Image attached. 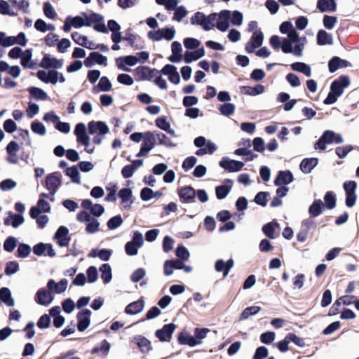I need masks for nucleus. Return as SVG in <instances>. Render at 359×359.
I'll list each match as a JSON object with an SVG mask.
<instances>
[{"label":"nucleus","instance_id":"nucleus-1","mask_svg":"<svg viewBox=\"0 0 359 359\" xmlns=\"http://www.w3.org/2000/svg\"><path fill=\"white\" fill-rule=\"evenodd\" d=\"M280 31L283 34H287V38L283 39V52L284 53H292L297 57H301L303 55V50L307 42L306 38L299 37L292 24L288 21L283 22L280 25Z\"/></svg>","mask_w":359,"mask_h":359},{"label":"nucleus","instance_id":"nucleus-2","mask_svg":"<svg viewBox=\"0 0 359 359\" xmlns=\"http://www.w3.org/2000/svg\"><path fill=\"white\" fill-rule=\"evenodd\" d=\"M88 132L93 135V143L99 145L102 143L106 134L109 133V127L103 121H92L88 123Z\"/></svg>","mask_w":359,"mask_h":359},{"label":"nucleus","instance_id":"nucleus-3","mask_svg":"<svg viewBox=\"0 0 359 359\" xmlns=\"http://www.w3.org/2000/svg\"><path fill=\"white\" fill-rule=\"evenodd\" d=\"M344 142V139L340 134L335 133L332 130H325L319 140L315 143V149L324 151L326 149V144L332 143L341 144Z\"/></svg>","mask_w":359,"mask_h":359},{"label":"nucleus","instance_id":"nucleus-4","mask_svg":"<svg viewBox=\"0 0 359 359\" xmlns=\"http://www.w3.org/2000/svg\"><path fill=\"white\" fill-rule=\"evenodd\" d=\"M215 13L205 15L202 12H196L191 18V23L193 25H199L205 31L211 30L214 27L215 21Z\"/></svg>","mask_w":359,"mask_h":359},{"label":"nucleus","instance_id":"nucleus-5","mask_svg":"<svg viewBox=\"0 0 359 359\" xmlns=\"http://www.w3.org/2000/svg\"><path fill=\"white\" fill-rule=\"evenodd\" d=\"M143 244L144 238L142 233L138 231H134L132 241L127 242L125 245L126 253L129 256L136 255Z\"/></svg>","mask_w":359,"mask_h":359},{"label":"nucleus","instance_id":"nucleus-6","mask_svg":"<svg viewBox=\"0 0 359 359\" xmlns=\"http://www.w3.org/2000/svg\"><path fill=\"white\" fill-rule=\"evenodd\" d=\"M61 174L57 172H53L46 177V187L50 191L51 201L54 200V195L61 185Z\"/></svg>","mask_w":359,"mask_h":359},{"label":"nucleus","instance_id":"nucleus-7","mask_svg":"<svg viewBox=\"0 0 359 359\" xmlns=\"http://www.w3.org/2000/svg\"><path fill=\"white\" fill-rule=\"evenodd\" d=\"M155 134L147 132L144 134V140L140 150L137 154V157L146 156L155 145Z\"/></svg>","mask_w":359,"mask_h":359},{"label":"nucleus","instance_id":"nucleus-8","mask_svg":"<svg viewBox=\"0 0 359 359\" xmlns=\"http://www.w3.org/2000/svg\"><path fill=\"white\" fill-rule=\"evenodd\" d=\"M231 15V12L228 10H224L219 13H215V21L214 22V27L221 32H225L229 27V19Z\"/></svg>","mask_w":359,"mask_h":359},{"label":"nucleus","instance_id":"nucleus-9","mask_svg":"<svg viewBox=\"0 0 359 359\" xmlns=\"http://www.w3.org/2000/svg\"><path fill=\"white\" fill-rule=\"evenodd\" d=\"M264 34L260 30H255L250 40L245 44V51L248 53H255V49L262 45Z\"/></svg>","mask_w":359,"mask_h":359},{"label":"nucleus","instance_id":"nucleus-10","mask_svg":"<svg viewBox=\"0 0 359 359\" xmlns=\"http://www.w3.org/2000/svg\"><path fill=\"white\" fill-rule=\"evenodd\" d=\"M134 72L136 79L138 81H150L158 74V71L157 69H151L145 66L138 67Z\"/></svg>","mask_w":359,"mask_h":359},{"label":"nucleus","instance_id":"nucleus-11","mask_svg":"<svg viewBox=\"0 0 359 359\" xmlns=\"http://www.w3.org/2000/svg\"><path fill=\"white\" fill-rule=\"evenodd\" d=\"M349 84L350 80L348 77L341 76L339 79L332 83L330 90L339 97L343 94L344 88L348 87Z\"/></svg>","mask_w":359,"mask_h":359},{"label":"nucleus","instance_id":"nucleus-12","mask_svg":"<svg viewBox=\"0 0 359 359\" xmlns=\"http://www.w3.org/2000/svg\"><path fill=\"white\" fill-rule=\"evenodd\" d=\"M83 15H77L75 17H72L69 15L66 18L65 20V23L63 25V30L65 32H69L72 27L75 29H79L83 27Z\"/></svg>","mask_w":359,"mask_h":359},{"label":"nucleus","instance_id":"nucleus-13","mask_svg":"<svg viewBox=\"0 0 359 359\" xmlns=\"http://www.w3.org/2000/svg\"><path fill=\"white\" fill-rule=\"evenodd\" d=\"M91 311L89 309H83L77 314L78 330L83 332L86 330L90 323Z\"/></svg>","mask_w":359,"mask_h":359},{"label":"nucleus","instance_id":"nucleus-14","mask_svg":"<svg viewBox=\"0 0 359 359\" xmlns=\"http://www.w3.org/2000/svg\"><path fill=\"white\" fill-rule=\"evenodd\" d=\"M63 60L51 57L48 54H46L41 60L40 66L44 69H60L63 66Z\"/></svg>","mask_w":359,"mask_h":359},{"label":"nucleus","instance_id":"nucleus-15","mask_svg":"<svg viewBox=\"0 0 359 359\" xmlns=\"http://www.w3.org/2000/svg\"><path fill=\"white\" fill-rule=\"evenodd\" d=\"M175 327L176 326L173 323L165 325L162 329L158 330L156 332V337L158 338L161 341H169Z\"/></svg>","mask_w":359,"mask_h":359},{"label":"nucleus","instance_id":"nucleus-16","mask_svg":"<svg viewBox=\"0 0 359 359\" xmlns=\"http://www.w3.org/2000/svg\"><path fill=\"white\" fill-rule=\"evenodd\" d=\"M219 165L229 172H238L243 169L244 163L241 161L223 158L219 162Z\"/></svg>","mask_w":359,"mask_h":359},{"label":"nucleus","instance_id":"nucleus-17","mask_svg":"<svg viewBox=\"0 0 359 359\" xmlns=\"http://www.w3.org/2000/svg\"><path fill=\"white\" fill-rule=\"evenodd\" d=\"M81 207L86 210H88L95 217H100L104 212V208L100 204H93L89 199H84L81 203Z\"/></svg>","mask_w":359,"mask_h":359},{"label":"nucleus","instance_id":"nucleus-18","mask_svg":"<svg viewBox=\"0 0 359 359\" xmlns=\"http://www.w3.org/2000/svg\"><path fill=\"white\" fill-rule=\"evenodd\" d=\"M53 297L50 290L40 289L35 296V301L40 305L48 306L53 302Z\"/></svg>","mask_w":359,"mask_h":359},{"label":"nucleus","instance_id":"nucleus-19","mask_svg":"<svg viewBox=\"0 0 359 359\" xmlns=\"http://www.w3.org/2000/svg\"><path fill=\"white\" fill-rule=\"evenodd\" d=\"M68 229L64 226H60L57 230L54 238L57 240V243L60 247H65L69 245L70 238L68 237Z\"/></svg>","mask_w":359,"mask_h":359},{"label":"nucleus","instance_id":"nucleus-20","mask_svg":"<svg viewBox=\"0 0 359 359\" xmlns=\"http://www.w3.org/2000/svg\"><path fill=\"white\" fill-rule=\"evenodd\" d=\"M68 280L65 278L62 279L60 282L56 283L54 280H49L47 283V287L53 293L61 294L64 292L67 287Z\"/></svg>","mask_w":359,"mask_h":359},{"label":"nucleus","instance_id":"nucleus-21","mask_svg":"<svg viewBox=\"0 0 359 359\" xmlns=\"http://www.w3.org/2000/svg\"><path fill=\"white\" fill-rule=\"evenodd\" d=\"M93 63H97L106 67L107 65V58L106 56H104L97 52H92L84 61V65L88 67Z\"/></svg>","mask_w":359,"mask_h":359},{"label":"nucleus","instance_id":"nucleus-22","mask_svg":"<svg viewBox=\"0 0 359 359\" xmlns=\"http://www.w3.org/2000/svg\"><path fill=\"white\" fill-rule=\"evenodd\" d=\"M179 196L182 203H193L195 200L196 191L190 186L184 187L179 190Z\"/></svg>","mask_w":359,"mask_h":359},{"label":"nucleus","instance_id":"nucleus-23","mask_svg":"<svg viewBox=\"0 0 359 359\" xmlns=\"http://www.w3.org/2000/svg\"><path fill=\"white\" fill-rule=\"evenodd\" d=\"M294 180L292 173L289 170L280 171L274 181L276 186L287 185Z\"/></svg>","mask_w":359,"mask_h":359},{"label":"nucleus","instance_id":"nucleus-24","mask_svg":"<svg viewBox=\"0 0 359 359\" xmlns=\"http://www.w3.org/2000/svg\"><path fill=\"white\" fill-rule=\"evenodd\" d=\"M234 262L232 259L225 262L223 259H218L215 264V270L217 272L223 271L224 276L226 277L231 268H233Z\"/></svg>","mask_w":359,"mask_h":359},{"label":"nucleus","instance_id":"nucleus-25","mask_svg":"<svg viewBox=\"0 0 359 359\" xmlns=\"http://www.w3.org/2000/svg\"><path fill=\"white\" fill-rule=\"evenodd\" d=\"M118 195L121 200V203L123 204V207L126 208H130L132 203H133V201L132 199V190L129 188L121 189L119 191Z\"/></svg>","mask_w":359,"mask_h":359},{"label":"nucleus","instance_id":"nucleus-26","mask_svg":"<svg viewBox=\"0 0 359 359\" xmlns=\"http://www.w3.org/2000/svg\"><path fill=\"white\" fill-rule=\"evenodd\" d=\"M232 185V180H226L224 184L217 187L215 189L217 198L219 200L224 198L230 192Z\"/></svg>","mask_w":359,"mask_h":359},{"label":"nucleus","instance_id":"nucleus-27","mask_svg":"<svg viewBox=\"0 0 359 359\" xmlns=\"http://www.w3.org/2000/svg\"><path fill=\"white\" fill-rule=\"evenodd\" d=\"M317 8L321 12H334L337 9L335 0H318Z\"/></svg>","mask_w":359,"mask_h":359},{"label":"nucleus","instance_id":"nucleus-28","mask_svg":"<svg viewBox=\"0 0 359 359\" xmlns=\"http://www.w3.org/2000/svg\"><path fill=\"white\" fill-rule=\"evenodd\" d=\"M111 88L112 85L109 79L107 76H102L100 79L98 84L93 88V91L94 93H98L100 91L109 92Z\"/></svg>","mask_w":359,"mask_h":359},{"label":"nucleus","instance_id":"nucleus-29","mask_svg":"<svg viewBox=\"0 0 359 359\" xmlns=\"http://www.w3.org/2000/svg\"><path fill=\"white\" fill-rule=\"evenodd\" d=\"M93 29L97 32L107 33V28L105 26L104 17L98 13H93Z\"/></svg>","mask_w":359,"mask_h":359},{"label":"nucleus","instance_id":"nucleus-30","mask_svg":"<svg viewBox=\"0 0 359 359\" xmlns=\"http://www.w3.org/2000/svg\"><path fill=\"white\" fill-rule=\"evenodd\" d=\"M32 49H27L23 51L21 55L20 63L24 68L34 69L35 67V62L32 60Z\"/></svg>","mask_w":359,"mask_h":359},{"label":"nucleus","instance_id":"nucleus-31","mask_svg":"<svg viewBox=\"0 0 359 359\" xmlns=\"http://www.w3.org/2000/svg\"><path fill=\"white\" fill-rule=\"evenodd\" d=\"M144 306V303L143 300L139 299L136 302H133L129 304L125 309V311L127 314L135 315L138 313H140Z\"/></svg>","mask_w":359,"mask_h":359},{"label":"nucleus","instance_id":"nucleus-32","mask_svg":"<svg viewBox=\"0 0 359 359\" xmlns=\"http://www.w3.org/2000/svg\"><path fill=\"white\" fill-rule=\"evenodd\" d=\"M133 341L137 344L140 351L144 353H147L151 349V342L149 339L142 336H136Z\"/></svg>","mask_w":359,"mask_h":359},{"label":"nucleus","instance_id":"nucleus-33","mask_svg":"<svg viewBox=\"0 0 359 359\" xmlns=\"http://www.w3.org/2000/svg\"><path fill=\"white\" fill-rule=\"evenodd\" d=\"M205 55L203 48H198L194 51H186L184 60L186 63H190L192 61L197 60Z\"/></svg>","mask_w":359,"mask_h":359},{"label":"nucleus","instance_id":"nucleus-34","mask_svg":"<svg viewBox=\"0 0 359 359\" xmlns=\"http://www.w3.org/2000/svg\"><path fill=\"white\" fill-rule=\"evenodd\" d=\"M318 158H305L300 163V169L304 173H309L318 164Z\"/></svg>","mask_w":359,"mask_h":359},{"label":"nucleus","instance_id":"nucleus-35","mask_svg":"<svg viewBox=\"0 0 359 359\" xmlns=\"http://www.w3.org/2000/svg\"><path fill=\"white\" fill-rule=\"evenodd\" d=\"M0 299L8 306H14L15 302L9 288L4 287L0 290Z\"/></svg>","mask_w":359,"mask_h":359},{"label":"nucleus","instance_id":"nucleus-36","mask_svg":"<svg viewBox=\"0 0 359 359\" xmlns=\"http://www.w3.org/2000/svg\"><path fill=\"white\" fill-rule=\"evenodd\" d=\"M264 91V86L257 84L255 87L242 86L241 92L245 95L250 96H256L263 93Z\"/></svg>","mask_w":359,"mask_h":359},{"label":"nucleus","instance_id":"nucleus-37","mask_svg":"<svg viewBox=\"0 0 359 359\" xmlns=\"http://www.w3.org/2000/svg\"><path fill=\"white\" fill-rule=\"evenodd\" d=\"M347 63V61L341 60L339 57H334L328 63L329 70L330 72L333 73L340 67H346Z\"/></svg>","mask_w":359,"mask_h":359},{"label":"nucleus","instance_id":"nucleus-38","mask_svg":"<svg viewBox=\"0 0 359 359\" xmlns=\"http://www.w3.org/2000/svg\"><path fill=\"white\" fill-rule=\"evenodd\" d=\"M100 271L101 272V278L104 283H109L112 278L111 268L108 264H103L100 267Z\"/></svg>","mask_w":359,"mask_h":359},{"label":"nucleus","instance_id":"nucleus-39","mask_svg":"<svg viewBox=\"0 0 359 359\" xmlns=\"http://www.w3.org/2000/svg\"><path fill=\"white\" fill-rule=\"evenodd\" d=\"M106 190L107 191V195L105 197V201L107 202H114L116 200V192L118 190V187L116 183L110 182L107 184L106 187Z\"/></svg>","mask_w":359,"mask_h":359},{"label":"nucleus","instance_id":"nucleus-40","mask_svg":"<svg viewBox=\"0 0 359 359\" xmlns=\"http://www.w3.org/2000/svg\"><path fill=\"white\" fill-rule=\"evenodd\" d=\"M317 43L320 46L332 43V36L325 30H320L317 34Z\"/></svg>","mask_w":359,"mask_h":359},{"label":"nucleus","instance_id":"nucleus-41","mask_svg":"<svg viewBox=\"0 0 359 359\" xmlns=\"http://www.w3.org/2000/svg\"><path fill=\"white\" fill-rule=\"evenodd\" d=\"M293 71L299 72L305 74L306 76H311V69L309 65L304 62H294L291 65Z\"/></svg>","mask_w":359,"mask_h":359},{"label":"nucleus","instance_id":"nucleus-42","mask_svg":"<svg viewBox=\"0 0 359 359\" xmlns=\"http://www.w3.org/2000/svg\"><path fill=\"white\" fill-rule=\"evenodd\" d=\"M13 7L22 11L24 13H29V3L27 0H8Z\"/></svg>","mask_w":359,"mask_h":359},{"label":"nucleus","instance_id":"nucleus-43","mask_svg":"<svg viewBox=\"0 0 359 359\" xmlns=\"http://www.w3.org/2000/svg\"><path fill=\"white\" fill-rule=\"evenodd\" d=\"M29 93L34 98L39 100H46L48 98L47 93L41 88L37 87H30L28 89Z\"/></svg>","mask_w":359,"mask_h":359},{"label":"nucleus","instance_id":"nucleus-44","mask_svg":"<svg viewBox=\"0 0 359 359\" xmlns=\"http://www.w3.org/2000/svg\"><path fill=\"white\" fill-rule=\"evenodd\" d=\"M323 203L321 200H315L312 205L309 207V212L313 217H317L322 212Z\"/></svg>","mask_w":359,"mask_h":359},{"label":"nucleus","instance_id":"nucleus-45","mask_svg":"<svg viewBox=\"0 0 359 359\" xmlns=\"http://www.w3.org/2000/svg\"><path fill=\"white\" fill-rule=\"evenodd\" d=\"M100 225V224L98 219L94 217H92V218L87 222L86 231L90 234L95 233L99 231Z\"/></svg>","mask_w":359,"mask_h":359},{"label":"nucleus","instance_id":"nucleus-46","mask_svg":"<svg viewBox=\"0 0 359 359\" xmlns=\"http://www.w3.org/2000/svg\"><path fill=\"white\" fill-rule=\"evenodd\" d=\"M260 310L261 308L257 306L247 307L243 310V311L241 314L239 320H245L248 318L250 316L257 314Z\"/></svg>","mask_w":359,"mask_h":359},{"label":"nucleus","instance_id":"nucleus-47","mask_svg":"<svg viewBox=\"0 0 359 359\" xmlns=\"http://www.w3.org/2000/svg\"><path fill=\"white\" fill-rule=\"evenodd\" d=\"M155 134V142L158 141L159 144H163L166 147H175L171 140L163 133L154 132Z\"/></svg>","mask_w":359,"mask_h":359},{"label":"nucleus","instance_id":"nucleus-48","mask_svg":"<svg viewBox=\"0 0 359 359\" xmlns=\"http://www.w3.org/2000/svg\"><path fill=\"white\" fill-rule=\"evenodd\" d=\"M279 224L277 222H269L262 227L264 233L269 238H274V231L276 227H278Z\"/></svg>","mask_w":359,"mask_h":359},{"label":"nucleus","instance_id":"nucleus-49","mask_svg":"<svg viewBox=\"0 0 359 359\" xmlns=\"http://www.w3.org/2000/svg\"><path fill=\"white\" fill-rule=\"evenodd\" d=\"M65 174L72 179V182L78 184L80 183V174L76 166L67 168L65 170Z\"/></svg>","mask_w":359,"mask_h":359},{"label":"nucleus","instance_id":"nucleus-50","mask_svg":"<svg viewBox=\"0 0 359 359\" xmlns=\"http://www.w3.org/2000/svg\"><path fill=\"white\" fill-rule=\"evenodd\" d=\"M235 109H236V107L232 103L223 104L219 108V112L221 113V114L226 116L232 115L234 113Z\"/></svg>","mask_w":359,"mask_h":359},{"label":"nucleus","instance_id":"nucleus-51","mask_svg":"<svg viewBox=\"0 0 359 359\" xmlns=\"http://www.w3.org/2000/svg\"><path fill=\"white\" fill-rule=\"evenodd\" d=\"M0 13L10 16H16L18 15L17 13L10 8L8 2L4 0H0Z\"/></svg>","mask_w":359,"mask_h":359},{"label":"nucleus","instance_id":"nucleus-52","mask_svg":"<svg viewBox=\"0 0 359 359\" xmlns=\"http://www.w3.org/2000/svg\"><path fill=\"white\" fill-rule=\"evenodd\" d=\"M31 252V247L27 244L20 243L17 250V257L20 258H25L29 256Z\"/></svg>","mask_w":359,"mask_h":359},{"label":"nucleus","instance_id":"nucleus-53","mask_svg":"<svg viewBox=\"0 0 359 359\" xmlns=\"http://www.w3.org/2000/svg\"><path fill=\"white\" fill-rule=\"evenodd\" d=\"M31 129L33 133L39 135H45L46 133V127L39 121H33L31 124Z\"/></svg>","mask_w":359,"mask_h":359},{"label":"nucleus","instance_id":"nucleus-54","mask_svg":"<svg viewBox=\"0 0 359 359\" xmlns=\"http://www.w3.org/2000/svg\"><path fill=\"white\" fill-rule=\"evenodd\" d=\"M187 15V11L184 6H178L174 12L173 20L181 22Z\"/></svg>","mask_w":359,"mask_h":359},{"label":"nucleus","instance_id":"nucleus-55","mask_svg":"<svg viewBox=\"0 0 359 359\" xmlns=\"http://www.w3.org/2000/svg\"><path fill=\"white\" fill-rule=\"evenodd\" d=\"M325 205L328 209H333L336 206V196L332 191L326 193L324 197Z\"/></svg>","mask_w":359,"mask_h":359},{"label":"nucleus","instance_id":"nucleus-56","mask_svg":"<svg viewBox=\"0 0 359 359\" xmlns=\"http://www.w3.org/2000/svg\"><path fill=\"white\" fill-rule=\"evenodd\" d=\"M179 340L181 344H187L190 346H195L202 343V341L198 340L195 336H187L183 338L180 337Z\"/></svg>","mask_w":359,"mask_h":359},{"label":"nucleus","instance_id":"nucleus-57","mask_svg":"<svg viewBox=\"0 0 359 359\" xmlns=\"http://www.w3.org/2000/svg\"><path fill=\"white\" fill-rule=\"evenodd\" d=\"M87 278L86 280L88 283H95L98 278L97 269L95 266H91L86 271Z\"/></svg>","mask_w":359,"mask_h":359},{"label":"nucleus","instance_id":"nucleus-58","mask_svg":"<svg viewBox=\"0 0 359 359\" xmlns=\"http://www.w3.org/2000/svg\"><path fill=\"white\" fill-rule=\"evenodd\" d=\"M18 241L15 237L9 236L4 243V248L6 251L11 252L17 246Z\"/></svg>","mask_w":359,"mask_h":359},{"label":"nucleus","instance_id":"nucleus-59","mask_svg":"<svg viewBox=\"0 0 359 359\" xmlns=\"http://www.w3.org/2000/svg\"><path fill=\"white\" fill-rule=\"evenodd\" d=\"M19 270V264L15 261H11L6 263L5 273L7 276H11Z\"/></svg>","mask_w":359,"mask_h":359},{"label":"nucleus","instance_id":"nucleus-60","mask_svg":"<svg viewBox=\"0 0 359 359\" xmlns=\"http://www.w3.org/2000/svg\"><path fill=\"white\" fill-rule=\"evenodd\" d=\"M43 9L45 15L49 19L53 20L56 18V12L50 2H45Z\"/></svg>","mask_w":359,"mask_h":359},{"label":"nucleus","instance_id":"nucleus-61","mask_svg":"<svg viewBox=\"0 0 359 359\" xmlns=\"http://www.w3.org/2000/svg\"><path fill=\"white\" fill-rule=\"evenodd\" d=\"M72 38L73 41L78 45L84 47L86 46L88 37L82 35L80 33L75 32L72 34Z\"/></svg>","mask_w":359,"mask_h":359},{"label":"nucleus","instance_id":"nucleus-62","mask_svg":"<svg viewBox=\"0 0 359 359\" xmlns=\"http://www.w3.org/2000/svg\"><path fill=\"white\" fill-rule=\"evenodd\" d=\"M123 224V219L121 217V215H116L113 217H111L108 222H107V227L109 229H115L120 226Z\"/></svg>","mask_w":359,"mask_h":359},{"label":"nucleus","instance_id":"nucleus-63","mask_svg":"<svg viewBox=\"0 0 359 359\" xmlns=\"http://www.w3.org/2000/svg\"><path fill=\"white\" fill-rule=\"evenodd\" d=\"M16 185V182L12 179H6L0 183V189L4 191H8L13 189Z\"/></svg>","mask_w":359,"mask_h":359},{"label":"nucleus","instance_id":"nucleus-64","mask_svg":"<svg viewBox=\"0 0 359 359\" xmlns=\"http://www.w3.org/2000/svg\"><path fill=\"white\" fill-rule=\"evenodd\" d=\"M176 256L182 260L187 261L189 259L190 254L189 250L183 245L177 247L176 250Z\"/></svg>","mask_w":359,"mask_h":359}]
</instances>
